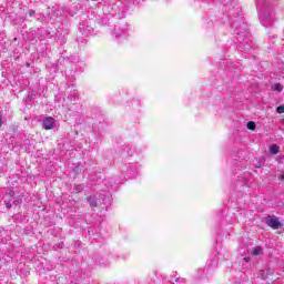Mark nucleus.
Returning <instances> with one entry per match:
<instances>
[{
    "mask_svg": "<svg viewBox=\"0 0 284 284\" xmlns=\"http://www.w3.org/2000/svg\"><path fill=\"white\" fill-rule=\"evenodd\" d=\"M29 14H30V17H32V14H34V11H29Z\"/></svg>",
    "mask_w": 284,
    "mask_h": 284,
    "instance_id": "ddd939ff",
    "label": "nucleus"
},
{
    "mask_svg": "<svg viewBox=\"0 0 284 284\" xmlns=\"http://www.w3.org/2000/svg\"><path fill=\"white\" fill-rule=\"evenodd\" d=\"M280 181H284V173L278 175Z\"/></svg>",
    "mask_w": 284,
    "mask_h": 284,
    "instance_id": "9d476101",
    "label": "nucleus"
},
{
    "mask_svg": "<svg viewBox=\"0 0 284 284\" xmlns=\"http://www.w3.org/2000/svg\"><path fill=\"white\" fill-rule=\"evenodd\" d=\"M44 130H53L54 128V118H47L43 120Z\"/></svg>",
    "mask_w": 284,
    "mask_h": 284,
    "instance_id": "f03ea898",
    "label": "nucleus"
},
{
    "mask_svg": "<svg viewBox=\"0 0 284 284\" xmlns=\"http://www.w3.org/2000/svg\"><path fill=\"white\" fill-rule=\"evenodd\" d=\"M267 272H268L271 275L274 274V272H272V271H267Z\"/></svg>",
    "mask_w": 284,
    "mask_h": 284,
    "instance_id": "4468645a",
    "label": "nucleus"
},
{
    "mask_svg": "<svg viewBox=\"0 0 284 284\" xmlns=\"http://www.w3.org/2000/svg\"><path fill=\"white\" fill-rule=\"evenodd\" d=\"M280 150H281V149H280L278 145H276V144L270 146V152H271V154H278Z\"/></svg>",
    "mask_w": 284,
    "mask_h": 284,
    "instance_id": "20e7f679",
    "label": "nucleus"
},
{
    "mask_svg": "<svg viewBox=\"0 0 284 284\" xmlns=\"http://www.w3.org/2000/svg\"><path fill=\"white\" fill-rule=\"evenodd\" d=\"M88 203L91 207H97V201L92 197H88Z\"/></svg>",
    "mask_w": 284,
    "mask_h": 284,
    "instance_id": "0eeeda50",
    "label": "nucleus"
},
{
    "mask_svg": "<svg viewBox=\"0 0 284 284\" xmlns=\"http://www.w3.org/2000/svg\"><path fill=\"white\" fill-rule=\"evenodd\" d=\"M9 196L12 199V196H14V191L9 192Z\"/></svg>",
    "mask_w": 284,
    "mask_h": 284,
    "instance_id": "f8f14e48",
    "label": "nucleus"
},
{
    "mask_svg": "<svg viewBox=\"0 0 284 284\" xmlns=\"http://www.w3.org/2000/svg\"><path fill=\"white\" fill-rule=\"evenodd\" d=\"M4 203H6V207H8V209L12 207V204L10 202L4 201Z\"/></svg>",
    "mask_w": 284,
    "mask_h": 284,
    "instance_id": "1a4fd4ad",
    "label": "nucleus"
},
{
    "mask_svg": "<svg viewBox=\"0 0 284 284\" xmlns=\"http://www.w3.org/2000/svg\"><path fill=\"white\" fill-rule=\"evenodd\" d=\"M251 254L252 256H261V254H263V248H261L260 246H256L252 250Z\"/></svg>",
    "mask_w": 284,
    "mask_h": 284,
    "instance_id": "7ed1b4c3",
    "label": "nucleus"
},
{
    "mask_svg": "<svg viewBox=\"0 0 284 284\" xmlns=\"http://www.w3.org/2000/svg\"><path fill=\"white\" fill-rule=\"evenodd\" d=\"M272 90H274L275 92H283V87L281 85V83H275L272 87Z\"/></svg>",
    "mask_w": 284,
    "mask_h": 284,
    "instance_id": "39448f33",
    "label": "nucleus"
},
{
    "mask_svg": "<svg viewBox=\"0 0 284 284\" xmlns=\"http://www.w3.org/2000/svg\"><path fill=\"white\" fill-rule=\"evenodd\" d=\"M1 125H3V118L0 114V128H1Z\"/></svg>",
    "mask_w": 284,
    "mask_h": 284,
    "instance_id": "9b49d317",
    "label": "nucleus"
},
{
    "mask_svg": "<svg viewBox=\"0 0 284 284\" xmlns=\"http://www.w3.org/2000/svg\"><path fill=\"white\" fill-rule=\"evenodd\" d=\"M266 225L271 227L272 230H281L283 227V224L281 221H278V217L274 216H267L266 217Z\"/></svg>",
    "mask_w": 284,
    "mask_h": 284,
    "instance_id": "f257e3e1",
    "label": "nucleus"
},
{
    "mask_svg": "<svg viewBox=\"0 0 284 284\" xmlns=\"http://www.w3.org/2000/svg\"><path fill=\"white\" fill-rule=\"evenodd\" d=\"M276 112H277L278 114H283V113H284V105L277 106Z\"/></svg>",
    "mask_w": 284,
    "mask_h": 284,
    "instance_id": "6e6552de",
    "label": "nucleus"
},
{
    "mask_svg": "<svg viewBox=\"0 0 284 284\" xmlns=\"http://www.w3.org/2000/svg\"><path fill=\"white\" fill-rule=\"evenodd\" d=\"M247 130H256V123L254 121H250L246 124Z\"/></svg>",
    "mask_w": 284,
    "mask_h": 284,
    "instance_id": "423d86ee",
    "label": "nucleus"
}]
</instances>
